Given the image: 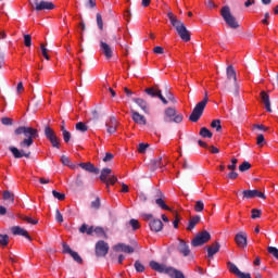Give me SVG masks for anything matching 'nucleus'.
I'll use <instances>...</instances> for the list:
<instances>
[{
    "mask_svg": "<svg viewBox=\"0 0 278 278\" xmlns=\"http://www.w3.org/2000/svg\"><path fill=\"white\" fill-rule=\"evenodd\" d=\"M228 179H238V173L236 170H231L228 174Z\"/></svg>",
    "mask_w": 278,
    "mask_h": 278,
    "instance_id": "nucleus-63",
    "label": "nucleus"
},
{
    "mask_svg": "<svg viewBox=\"0 0 278 278\" xmlns=\"http://www.w3.org/2000/svg\"><path fill=\"white\" fill-rule=\"evenodd\" d=\"M167 162L162 160L161 156H157L156 159L151 160L150 166L153 170H157V168H164L166 166Z\"/></svg>",
    "mask_w": 278,
    "mask_h": 278,
    "instance_id": "nucleus-19",
    "label": "nucleus"
},
{
    "mask_svg": "<svg viewBox=\"0 0 278 278\" xmlns=\"http://www.w3.org/2000/svg\"><path fill=\"white\" fill-rule=\"evenodd\" d=\"M97 25L101 31H103V17L101 13H97Z\"/></svg>",
    "mask_w": 278,
    "mask_h": 278,
    "instance_id": "nucleus-45",
    "label": "nucleus"
},
{
    "mask_svg": "<svg viewBox=\"0 0 278 278\" xmlns=\"http://www.w3.org/2000/svg\"><path fill=\"white\" fill-rule=\"evenodd\" d=\"M262 216V211L253 208L252 210V215L251 218L255 219V218H260Z\"/></svg>",
    "mask_w": 278,
    "mask_h": 278,
    "instance_id": "nucleus-53",
    "label": "nucleus"
},
{
    "mask_svg": "<svg viewBox=\"0 0 278 278\" xmlns=\"http://www.w3.org/2000/svg\"><path fill=\"white\" fill-rule=\"evenodd\" d=\"M55 220L56 223H64V216H62V213H60V210L55 211Z\"/></svg>",
    "mask_w": 278,
    "mask_h": 278,
    "instance_id": "nucleus-54",
    "label": "nucleus"
},
{
    "mask_svg": "<svg viewBox=\"0 0 278 278\" xmlns=\"http://www.w3.org/2000/svg\"><path fill=\"white\" fill-rule=\"evenodd\" d=\"M250 168H251V163H249V161H244V162L239 166L240 173H247V170H249Z\"/></svg>",
    "mask_w": 278,
    "mask_h": 278,
    "instance_id": "nucleus-35",
    "label": "nucleus"
},
{
    "mask_svg": "<svg viewBox=\"0 0 278 278\" xmlns=\"http://www.w3.org/2000/svg\"><path fill=\"white\" fill-rule=\"evenodd\" d=\"M228 170H236L238 168V159H231V164L227 166Z\"/></svg>",
    "mask_w": 278,
    "mask_h": 278,
    "instance_id": "nucleus-47",
    "label": "nucleus"
},
{
    "mask_svg": "<svg viewBox=\"0 0 278 278\" xmlns=\"http://www.w3.org/2000/svg\"><path fill=\"white\" fill-rule=\"evenodd\" d=\"M261 100L265 106V110L267 112H273V109L270 108V96H268V93H266V91L261 92Z\"/></svg>",
    "mask_w": 278,
    "mask_h": 278,
    "instance_id": "nucleus-22",
    "label": "nucleus"
},
{
    "mask_svg": "<svg viewBox=\"0 0 278 278\" xmlns=\"http://www.w3.org/2000/svg\"><path fill=\"white\" fill-rule=\"evenodd\" d=\"M80 168L83 170H87V173H93V175H99V168L94 167L92 163H79Z\"/></svg>",
    "mask_w": 278,
    "mask_h": 278,
    "instance_id": "nucleus-23",
    "label": "nucleus"
},
{
    "mask_svg": "<svg viewBox=\"0 0 278 278\" xmlns=\"http://www.w3.org/2000/svg\"><path fill=\"white\" fill-rule=\"evenodd\" d=\"M153 53H156L157 55H162V53H164V48L156 46L153 49Z\"/></svg>",
    "mask_w": 278,
    "mask_h": 278,
    "instance_id": "nucleus-60",
    "label": "nucleus"
},
{
    "mask_svg": "<svg viewBox=\"0 0 278 278\" xmlns=\"http://www.w3.org/2000/svg\"><path fill=\"white\" fill-rule=\"evenodd\" d=\"M208 101L210 99L207 98V91H205L204 99L200 101L198 104H195L191 115L189 116V121H191V123H197L199 118L203 116V112Z\"/></svg>",
    "mask_w": 278,
    "mask_h": 278,
    "instance_id": "nucleus-5",
    "label": "nucleus"
},
{
    "mask_svg": "<svg viewBox=\"0 0 278 278\" xmlns=\"http://www.w3.org/2000/svg\"><path fill=\"white\" fill-rule=\"evenodd\" d=\"M268 253H270V255H274L276 257V260H278V249L275 247H268L267 248Z\"/></svg>",
    "mask_w": 278,
    "mask_h": 278,
    "instance_id": "nucleus-50",
    "label": "nucleus"
},
{
    "mask_svg": "<svg viewBox=\"0 0 278 278\" xmlns=\"http://www.w3.org/2000/svg\"><path fill=\"white\" fill-rule=\"evenodd\" d=\"M113 250L122 253H134V248L131 245H127L125 243H118L113 247Z\"/></svg>",
    "mask_w": 278,
    "mask_h": 278,
    "instance_id": "nucleus-20",
    "label": "nucleus"
},
{
    "mask_svg": "<svg viewBox=\"0 0 278 278\" xmlns=\"http://www.w3.org/2000/svg\"><path fill=\"white\" fill-rule=\"evenodd\" d=\"M210 240H212V235H210L207 230H203L197 233V236L191 241V244L193 247H203V244H206V242H210Z\"/></svg>",
    "mask_w": 278,
    "mask_h": 278,
    "instance_id": "nucleus-8",
    "label": "nucleus"
},
{
    "mask_svg": "<svg viewBox=\"0 0 278 278\" xmlns=\"http://www.w3.org/2000/svg\"><path fill=\"white\" fill-rule=\"evenodd\" d=\"M62 247H63V253H67L68 255L72 254L73 250L71 249L70 245H67L66 243H63Z\"/></svg>",
    "mask_w": 278,
    "mask_h": 278,
    "instance_id": "nucleus-59",
    "label": "nucleus"
},
{
    "mask_svg": "<svg viewBox=\"0 0 278 278\" xmlns=\"http://www.w3.org/2000/svg\"><path fill=\"white\" fill-rule=\"evenodd\" d=\"M52 194L54 199H58L59 201H64V199H66V194L58 192L56 190H53Z\"/></svg>",
    "mask_w": 278,
    "mask_h": 278,
    "instance_id": "nucleus-42",
    "label": "nucleus"
},
{
    "mask_svg": "<svg viewBox=\"0 0 278 278\" xmlns=\"http://www.w3.org/2000/svg\"><path fill=\"white\" fill-rule=\"evenodd\" d=\"M110 251V245L105 241H98L96 243V255L97 257H105Z\"/></svg>",
    "mask_w": 278,
    "mask_h": 278,
    "instance_id": "nucleus-10",
    "label": "nucleus"
},
{
    "mask_svg": "<svg viewBox=\"0 0 278 278\" xmlns=\"http://www.w3.org/2000/svg\"><path fill=\"white\" fill-rule=\"evenodd\" d=\"M130 226L132 227L134 230L140 228V224L138 223V219H130Z\"/></svg>",
    "mask_w": 278,
    "mask_h": 278,
    "instance_id": "nucleus-58",
    "label": "nucleus"
},
{
    "mask_svg": "<svg viewBox=\"0 0 278 278\" xmlns=\"http://www.w3.org/2000/svg\"><path fill=\"white\" fill-rule=\"evenodd\" d=\"M130 114L134 123L137 125H147V117H144V115L139 114L138 111L135 110H131Z\"/></svg>",
    "mask_w": 278,
    "mask_h": 278,
    "instance_id": "nucleus-17",
    "label": "nucleus"
},
{
    "mask_svg": "<svg viewBox=\"0 0 278 278\" xmlns=\"http://www.w3.org/2000/svg\"><path fill=\"white\" fill-rule=\"evenodd\" d=\"M9 151H11L13 157H15L16 160L21 159V157H29V155H31V152H25V150H18V148L16 147H10Z\"/></svg>",
    "mask_w": 278,
    "mask_h": 278,
    "instance_id": "nucleus-13",
    "label": "nucleus"
},
{
    "mask_svg": "<svg viewBox=\"0 0 278 278\" xmlns=\"http://www.w3.org/2000/svg\"><path fill=\"white\" fill-rule=\"evenodd\" d=\"M156 194L160 197L155 200L156 205L161 207V210H166L167 212H170V207H168V205H166V202H164V200L162 199V197H164V193H162V191L160 190H156Z\"/></svg>",
    "mask_w": 278,
    "mask_h": 278,
    "instance_id": "nucleus-24",
    "label": "nucleus"
},
{
    "mask_svg": "<svg viewBox=\"0 0 278 278\" xmlns=\"http://www.w3.org/2000/svg\"><path fill=\"white\" fill-rule=\"evenodd\" d=\"M70 255H71V257H73L74 262H76L77 264H84V260L81 258L79 253L73 251L72 254H70Z\"/></svg>",
    "mask_w": 278,
    "mask_h": 278,
    "instance_id": "nucleus-33",
    "label": "nucleus"
},
{
    "mask_svg": "<svg viewBox=\"0 0 278 278\" xmlns=\"http://www.w3.org/2000/svg\"><path fill=\"white\" fill-rule=\"evenodd\" d=\"M150 229L151 231H155V233H157L164 229V224L160 219H153L150 222Z\"/></svg>",
    "mask_w": 278,
    "mask_h": 278,
    "instance_id": "nucleus-25",
    "label": "nucleus"
},
{
    "mask_svg": "<svg viewBox=\"0 0 278 278\" xmlns=\"http://www.w3.org/2000/svg\"><path fill=\"white\" fill-rule=\"evenodd\" d=\"M100 51L101 53H103L106 60H112V55H114V50L108 42L100 40Z\"/></svg>",
    "mask_w": 278,
    "mask_h": 278,
    "instance_id": "nucleus-11",
    "label": "nucleus"
},
{
    "mask_svg": "<svg viewBox=\"0 0 278 278\" xmlns=\"http://www.w3.org/2000/svg\"><path fill=\"white\" fill-rule=\"evenodd\" d=\"M235 242L239 247V249H247V232H239L235 237Z\"/></svg>",
    "mask_w": 278,
    "mask_h": 278,
    "instance_id": "nucleus-12",
    "label": "nucleus"
},
{
    "mask_svg": "<svg viewBox=\"0 0 278 278\" xmlns=\"http://www.w3.org/2000/svg\"><path fill=\"white\" fill-rule=\"evenodd\" d=\"M228 270H230L233 275H236V277H238V274L240 273L238 266H236V264L231 262L228 263Z\"/></svg>",
    "mask_w": 278,
    "mask_h": 278,
    "instance_id": "nucleus-32",
    "label": "nucleus"
},
{
    "mask_svg": "<svg viewBox=\"0 0 278 278\" xmlns=\"http://www.w3.org/2000/svg\"><path fill=\"white\" fill-rule=\"evenodd\" d=\"M108 134H116V129L118 127V122L116 117H110V119L105 123Z\"/></svg>",
    "mask_w": 278,
    "mask_h": 278,
    "instance_id": "nucleus-15",
    "label": "nucleus"
},
{
    "mask_svg": "<svg viewBox=\"0 0 278 278\" xmlns=\"http://www.w3.org/2000/svg\"><path fill=\"white\" fill-rule=\"evenodd\" d=\"M220 14L228 27H230L231 29H238V27H240V24H238V21L231 14V10L229 9V7L222 8Z\"/></svg>",
    "mask_w": 278,
    "mask_h": 278,
    "instance_id": "nucleus-6",
    "label": "nucleus"
},
{
    "mask_svg": "<svg viewBox=\"0 0 278 278\" xmlns=\"http://www.w3.org/2000/svg\"><path fill=\"white\" fill-rule=\"evenodd\" d=\"M194 210L195 212H203V210H205V204L203 203L202 200H198L195 202Z\"/></svg>",
    "mask_w": 278,
    "mask_h": 278,
    "instance_id": "nucleus-37",
    "label": "nucleus"
},
{
    "mask_svg": "<svg viewBox=\"0 0 278 278\" xmlns=\"http://www.w3.org/2000/svg\"><path fill=\"white\" fill-rule=\"evenodd\" d=\"M200 136H202V138H212V131H210V129L206 127H203L200 130Z\"/></svg>",
    "mask_w": 278,
    "mask_h": 278,
    "instance_id": "nucleus-36",
    "label": "nucleus"
},
{
    "mask_svg": "<svg viewBox=\"0 0 278 278\" xmlns=\"http://www.w3.org/2000/svg\"><path fill=\"white\" fill-rule=\"evenodd\" d=\"M15 136H24L20 142L21 149H29L34 144V139L38 138V129L29 126H20L14 130Z\"/></svg>",
    "mask_w": 278,
    "mask_h": 278,
    "instance_id": "nucleus-1",
    "label": "nucleus"
},
{
    "mask_svg": "<svg viewBox=\"0 0 278 278\" xmlns=\"http://www.w3.org/2000/svg\"><path fill=\"white\" fill-rule=\"evenodd\" d=\"M80 233H87V236H92L94 233V227H88L87 224H83L79 228Z\"/></svg>",
    "mask_w": 278,
    "mask_h": 278,
    "instance_id": "nucleus-29",
    "label": "nucleus"
},
{
    "mask_svg": "<svg viewBox=\"0 0 278 278\" xmlns=\"http://www.w3.org/2000/svg\"><path fill=\"white\" fill-rule=\"evenodd\" d=\"M25 47H31V35H24Z\"/></svg>",
    "mask_w": 278,
    "mask_h": 278,
    "instance_id": "nucleus-52",
    "label": "nucleus"
},
{
    "mask_svg": "<svg viewBox=\"0 0 278 278\" xmlns=\"http://www.w3.org/2000/svg\"><path fill=\"white\" fill-rule=\"evenodd\" d=\"M2 125H12V118L10 117H3L1 119Z\"/></svg>",
    "mask_w": 278,
    "mask_h": 278,
    "instance_id": "nucleus-62",
    "label": "nucleus"
},
{
    "mask_svg": "<svg viewBox=\"0 0 278 278\" xmlns=\"http://www.w3.org/2000/svg\"><path fill=\"white\" fill-rule=\"evenodd\" d=\"M22 220H25V223H28V225H38V219H34L29 216H23Z\"/></svg>",
    "mask_w": 278,
    "mask_h": 278,
    "instance_id": "nucleus-43",
    "label": "nucleus"
},
{
    "mask_svg": "<svg viewBox=\"0 0 278 278\" xmlns=\"http://www.w3.org/2000/svg\"><path fill=\"white\" fill-rule=\"evenodd\" d=\"M165 123H181L184 121V115L177 114L175 108H167L164 112Z\"/></svg>",
    "mask_w": 278,
    "mask_h": 278,
    "instance_id": "nucleus-7",
    "label": "nucleus"
},
{
    "mask_svg": "<svg viewBox=\"0 0 278 278\" xmlns=\"http://www.w3.org/2000/svg\"><path fill=\"white\" fill-rule=\"evenodd\" d=\"M116 181H118V178L116 177V175H112V176L109 177L108 180L105 181L106 188H110V184H111L112 186H114V184H116Z\"/></svg>",
    "mask_w": 278,
    "mask_h": 278,
    "instance_id": "nucleus-40",
    "label": "nucleus"
},
{
    "mask_svg": "<svg viewBox=\"0 0 278 278\" xmlns=\"http://www.w3.org/2000/svg\"><path fill=\"white\" fill-rule=\"evenodd\" d=\"M45 136L51 142V144L54 149H60V139L58 138L55 130H53L49 126H46L45 127Z\"/></svg>",
    "mask_w": 278,
    "mask_h": 278,
    "instance_id": "nucleus-9",
    "label": "nucleus"
},
{
    "mask_svg": "<svg viewBox=\"0 0 278 278\" xmlns=\"http://www.w3.org/2000/svg\"><path fill=\"white\" fill-rule=\"evenodd\" d=\"M178 251L185 257H188V255H190V247H188V243H186V241H184L181 239H179Z\"/></svg>",
    "mask_w": 278,
    "mask_h": 278,
    "instance_id": "nucleus-21",
    "label": "nucleus"
},
{
    "mask_svg": "<svg viewBox=\"0 0 278 278\" xmlns=\"http://www.w3.org/2000/svg\"><path fill=\"white\" fill-rule=\"evenodd\" d=\"M211 127L213 129H216V131H220V129H223V126L220 125V119H214L212 123H211Z\"/></svg>",
    "mask_w": 278,
    "mask_h": 278,
    "instance_id": "nucleus-39",
    "label": "nucleus"
},
{
    "mask_svg": "<svg viewBox=\"0 0 278 278\" xmlns=\"http://www.w3.org/2000/svg\"><path fill=\"white\" fill-rule=\"evenodd\" d=\"M167 18L169 20L173 27H175V29H176L178 36H180L181 40H184V42H190V31L186 27V24H184V22L179 21L177 18V16H175V14H173V12L167 13Z\"/></svg>",
    "mask_w": 278,
    "mask_h": 278,
    "instance_id": "nucleus-2",
    "label": "nucleus"
},
{
    "mask_svg": "<svg viewBox=\"0 0 278 278\" xmlns=\"http://www.w3.org/2000/svg\"><path fill=\"white\" fill-rule=\"evenodd\" d=\"M256 144L257 147H264V144H266V139L264 138V135H257Z\"/></svg>",
    "mask_w": 278,
    "mask_h": 278,
    "instance_id": "nucleus-41",
    "label": "nucleus"
},
{
    "mask_svg": "<svg viewBox=\"0 0 278 278\" xmlns=\"http://www.w3.org/2000/svg\"><path fill=\"white\" fill-rule=\"evenodd\" d=\"M11 232L13 233V236H23V238L31 240V237H29V232H27V230H25L21 226H13L11 228Z\"/></svg>",
    "mask_w": 278,
    "mask_h": 278,
    "instance_id": "nucleus-18",
    "label": "nucleus"
},
{
    "mask_svg": "<svg viewBox=\"0 0 278 278\" xmlns=\"http://www.w3.org/2000/svg\"><path fill=\"white\" fill-rule=\"evenodd\" d=\"M91 207L93 210H99L101 207V200H99V198H97L94 201L91 202Z\"/></svg>",
    "mask_w": 278,
    "mask_h": 278,
    "instance_id": "nucleus-51",
    "label": "nucleus"
},
{
    "mask_svg": "<svg viewBox=\"0 0 278 278\" xmlns=\"http://www.w3.org/2000/svg\"><path fill=\"white\" fill-rule=\"evenodd\" d=\"M4 201H12L14 202V194H12L10 191H4L3 193Z\"/></svg>",
    "mask_w": 278,
    "mask_h": 278,
    "instance_id": "nucleus-49",
    "label": "nucleus"
},
{
    "mask_svg": "<svg viewBox=\"0 0 278 278\" xmlns=\"http://www.w3.org/2000/svg\"><path fill=\"white\" fill-rule=\"evenodd\" d=\"M111 160H114V154L108 152L103 159V162H110Z\"/></svg>",
    "mask_w": 278,
    "mask_h": 278,
    "instance_id": "nucleus-61",
    "label": "nucleus"
},
{
    "mask_svg": "<svg viewBox=\"0 0 278 278\" xmlns=\"http://www.w3.org/2000/svg\"><path fill=\"white\" fill-rule=\"evenodd\" d=\"M110 175H112V169L103 168L101 170V175H100L101 181H103L105 184L108 181V178L110 177Z\"/></svg>",
    "mask_w": 278,
    "mask_h": 278,
    "instance_id": "nucleus-30",
    "label": "nucleus"
},
{
    "mask_svg": "<svg viewBox=\"0 0 278 278\" xmlns=\"http://www.w3.org/2000/svg\"><path fill=\"white\" fill-rule=\"evenodd\" d=\"M135 269L137 273H144V265L140 261L135 262Z\"/></svg>",
    "mask_w": 278,
    "mask_h": 278,
    "instance_id": "nucleus-44",
    "label": "nucleus"
},
{
    "mask_svg": "<svg viewBox=\"0 0 278 278\" xmlns=\"http://www.w3.org/2000/svg\"><path fill=\"white\" fill-rule=\"evenodd\" d=\"M61 162H62V164H63L64 166L71 165V159H68V156H66V155H62V156H61Z\"/></svg>",
    "mask_w": 278,
    "mask_h": 278,
    "instance_id": "nucleus-57",
    "label": "nucleus"
},
{
    "mask_svg": "<svg viewBox=\"0 0 278 278\" xmlns=\"http://www.w3.org/2000/svg\"><path fill=\"white\" fill-rule=\"evenodd\" d=\"M35 10L37 12H41V10H54L55 4L53 2L49 1H40V2H35Z\"/></svg>",
    "mask_w": 278,
    "mask_h": 278,
    "instance_id": "nucleus-16",
    "label": "nucleus"
},
{
    "mask_svg": "<svg viewBox=\"0 0 278 278\" xmlns=\"http://www.w3.org/2000/svg\"><path fill=\"white\" fill-rule=\"evenodd\" d=\"M76 131H81L84 134L88 131V126L85 123L79 122L76 124Z\"/></svg>",
    "mask_w": 278,
    "mask_h": 278,
    "instance_id": "nucleus-34",
    "label": "nucleus"
},
{
    "mask_svg": "<svg viewBox=\"0 0 278 278\" xmlns=\"http://www.w3.org/2000/svg\"><path fill=\"white\" fill-rule=\"evenodd\" d=\"M220 251V243L215 242L207 248V257H214Z\"/></svg>",
    "mask_w": 278,
    "mask_h": 278,
    "instance_id": "nucleus-26",
    "label": "nucleus"
},
{
    "mask_svg": "<svg viewBox=\"0 0 278 278\" xmlns=\"http://www.w3.org/2000/svg\"><path fill=\"white\" fill-rule=\"evenodd\" d=\"M40 49H41V53H42L43 58L46 60H51V58L49 56V50L47 49V47L41 43Z\"/></svg>",
    "mask_w": 278,
    "mask_h": 278,
    "instance_id": "nucleus-46",
    "label": "nucleus"
},
{
    "mask_svg": "<svg viewBox=\"0 0 278 278\" xmlns=\"http://www.w3.org/2000/svg\"><path fill=\"white\" fill-rule=\"evenodd\" d=\"M132 101L136 102V104L144 112V114H149V104L147 101L140 98H135Z\"/></svg>",
    "mask_w": 278,
    "mask_h": 278,
    "instance_id": "nucleus-27",
    "label": "nucleus"
},
{
    "mask_svg": "<svg viewBox=\"0 0 278 278\" xmlns=\"http://www.w3.org/2000/svg\"><path fill=\"white\" fill-rule=\"evenodd\" d=\"M62 135H63L64 142H71V131L64 130V132H62Z\"/></svg>",
    "mask_w": 278,
    "mask_h": 278,
    "instance_id": "nucleus-55",
    "label": "nucleus"
},
{
    "mask_svg": "<svg viewBox=\"0 0 278 278\" xmlns=\"http://www.w3.org/2000/svg\"><path fill=\"white\" fill-rule=\"evenodd\" d=\"M226 75L228 81H231V79H233V84L231 87L229 86V83L226 81L224 85V89H226L227 92H231L232 94H235V97H238V94H240V85H238V76L236 74V70L233 68V65H229L226 68Z\"/></svg>",
    "mask_w": 278,
    "mask_h": 278,
    "instance_id": "nucleus-4",
    "label": "nucleus"
},
{
    "mask_svg": "<svg viewBox=\"0 0 278 278\" xmlns=\"http://www.w3.org/2000/svg\"><path fill=\"white\" fill-rule=\"evenodd\" d=\"M147 94H149L150 97H159V99L162 101V103H164V105H166L168 103V101L166 100V98H164V96H162V91L160 89L156 88H147L146 89Z\"/></svg>",
    "mask_w": 278,
    "mask_h": 278,
    "instance_id": "nucleus-14",
    "label": "nucleus"
},
{
    "mask_svg": "<svg viewBox=\"0 0 278 278\" xmlns=\"http://www.w3.org/2000/svg\"><path fill=\"white\" fill-rule=\"evenodd\" d=\"M150 267L152 268V270L168 275V277L170 278H186V276H184V273H181L180 270H177L176 268L170 266H166L165 264H160L155 261L150 262Z\"/></svg>",
    "mask_w": 278,
    "mask_h": 278,
    "instance_id": "nucleus-3",
    "label": "nucleus"
},
{
    "mask_svg": "<svg viewBox=\"0 0 278 278\" xmlns=\"http://www.w3.org/2000/svg\"><path fill=\"white\" fill-rule=\"evenodd\" d=\"M93 233H96V236L99 238H103V236H105V231H103V228L101 227L93 228Z\"/></svg>",
    "mask_w": 278,
    "mask_h": 278,
    "instance_id": "nucleus-48",
    "label": "nucleus"
},
{
    "mask_svg": "<svg viewBox=\"0 0 278 278\" xmlns=\"http://www.w3.org/2000/svg\"><path fill=\"white\" fill-rule=\"evenodd\" d=\"M199 223H201V216L195 215V216L191 217L189 220L187 230L192 231V229H194V227H197V225H199Z\"/></svg>",
    "mask_w": 278,
    "mask_h": 278,
    "instance_id": "nucleus-28",
    "label": "nucleus"
},
{
    "mask_svg": "<svg viewBox=\"0 0 278 278\" xmlns=\"http://www.w3.org/2000/svg\"><path fill=\"white\" fill-rule=\"evenodd\" d=\"M147 149H149V143H140L138 151H139V153H144L147 151Z\"/></svg>",
    "mask_w": 278,
    "mask_h": 278,
    "instance_id": "nucleus-56",
    "label": "nucleus"
},
{
    "mask_svg": "<svg viewBox=\"0 0 278 278\" xmlns=\"http://www.w3.org/2000/svg\"><path fill=\"white\" fill-rule=\"evenodd\" d=\"M256 194H257V190H244L243 199H255Z\"/></svg>",
    "mask_w": 278,
    "mask_h": 278,
    "instance_id": "nucleus-31",
    "label": "nucleus"
},
{
    "mask_svg": "<svg viewBox=\"0 0 278 278\" xmlns=\"http://www.w3.org/2000/svg\"><path fill=\"white\" fill-rule=\"evenodd\" d=\"M9 242H10V237L8 235H0L1 247H8Z\"/></svg>",
    "mask_w": 278,
    "mask_h": 278,
    "instance_id": "nucleus-38",
    "label": "nucleus"
},
{
    "mask_svg": "<svg viewBox=\"0 0 278 278\" xmlns=\"http://www.w3.org/2000/svg\"><path fill=\"white\" fill-rule=\"evenodd\" d=\"M238 278H251V274H244L242 271H240L238 275H237Z\"/></svg>",
    "mask_w": 278,
    "mask_h": 278,
    "instance_id": "nucleus-64",
    "label": "nucleus"
}]
</instances>
